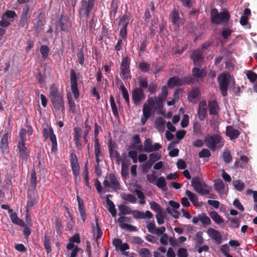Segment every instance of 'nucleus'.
Returning <instances> with one entry per match:
<instances>
[{
	"label": "nucleus",
	"mask_w": 257,
	"mask_h": 257,
	"mask_svg": "<svg viewBox=\"0 0 257 257\" xmlns=\"http://www.w3.org/2000/svg\"><path fill=\"white\" fill-rule=\"evenodd\" d=\"M199 219L202 222L203 226L209 225L211 223L210 218L204 213L199 214Z\"/></svg>",
	"instance_id": "obj_41"
},
{
	"label": "nucleus",
	"mask_w": 257,
	"mask_h": 257,
	"mask_svg": "<svg viewBox=\"0 0 257 257\" xmlns=\"http://www.w3.org/2000/svg\"><path fill=\"white\" fill-rule=\"evenodd\" d=\"M129 24V21H127L125 23L123 24L122 28L120 29L119 32V36L123 39H126L127 38V27Z\"/></svg>",
	"instance_id": "obj_48"
},
{
	"label": "nucleus",
	"mask_w": 257,
	"mask_h": 257,
	"mask_svg": "<svg viewBox=\"0 0 257 257\" xmlns=\"http://www.w3.org/2000/svg\"><path fill=\"white\" fill-rule=\"evenodd\" d=\"M150 205L151 209L157 213L162 211V208L161 206L155 201L151 202Z\"/></svg>",
	"instance_id": "obj_64"
},
{
	"label": "nucleus",
	"mask_w": 257,
	"mask_h": 257,
	"mask_svg": "<svg viewBox=\"0 0 257 257\" xmlns=\"http://www.w3.org/2000/svg\"><path fill=\"white\" fill-rule=\"evenodd\" d=\"M185 194L188 197L191 202L196 205V203L198 202V197L196 194L193 193L190 191L187 190Z\"/></svg>",
	"instance_id": "obj_52"
},
{
	"label": "nucleus",
	"mask_w": 257,
	"mask_h": 257,
	"mask_svg": "<svg viewBox=\"0 0 257 257\" xmlns=\"http://www.w3.org/2000/svg\"><path fill=\"white\" fill-rule=\"evenodd\" d=\"M119 213L118 215L121 216L122 215L132 214L135 219H146L151 218L153 217L152 213L149 210L145 212H142L138 210H133L131 208L125 205H120L118 206Z\"/></svg>",
	"instance_id": "obj_1"
},
{
	"label": "nucleus",
	"mask_w": 257,
	"mask_h": 257,
	"mask_svg": "<svg viewBox=\"0 0 257 257\" xmlns=\"http://www.w3.org/2000/svg\"><path fill=\"white\" fill-rule=\"evenodd\" d=\"M13 21V20H9L2 16V20H0V27L6 29L11 25V22Z\"/></svg>",
	"instance_id": "obj_62"
},
{
	"label": "nucleus",
	"mask_w": 257,
	"mask_h": 257,
	"mask_svg": "<svg viewBox=\"0 0 257 257\" xmlns=\"http://www.w3.org/2000/svg\"><path fill=\"white\" fill-rule=\"evenodd\" d=\"M152 140L150 139H146L144 142V151L147 153L153 152Z\"/></svg>",
	"instance_id": "obj_53"
},
{
	"label": "nucleus",
	"mask_w": 257,
	"mask_h": 257,
	"mask_svg": "<svg viewBox=\"0 0 257 257\" xmlns=\"http://www.w3.org/2000/svg\"><path fill=\"white\" fill-rule=\"evenodd\" d=\"M51 136L49 137V139L52 143V148L51 151L52 152H55L57 150V142L56 137L54 133V131L53 129H51Z\"/></svg>",
	"instance_id": "obj_38"
},
{
	"label": "nucleus",
	"mask_w": 257,
	"mask_h": 257,
	"mask_svg": "<svg viewBox=\"0 0 257 257\" xmlns=\"http://www.w3.org/2000/svg\"><path fill=\"white\" fill-rule=\"evenodd\" d=\"M130 61L128 57H123L121 60L120 72L123 76V78L125 79L128 78V75L130 73Z\"/></svg>",
	"instance_id": "obj_18"
},
{
	"label": "nucleus",
	"mask_w": 257,
	"mask_h": 257,
	"mask_svg": "<svg viewBox=\"0 0 257 257\" xmlns=\"http://www.w3.org/2000/svg\"><path fill=\"white\" fill-rule=\"evenodd\" d=\"M172 23L176 25L178 28L183 25L185 20L180 17L179 14L177 11L174 10L170 14Z\"/></svg>",
	"instance_id": "obj_21"
},
{
	"label": "nucleus",
	"mask_w": 257,
	"mask_h": 257,
	"mask_svg": "<svg viewBox=\"0 0 257 257\" xmlns=\"http://www.w3.org/2000/svg\"><path fill=\"white\" fill-rule=\"evenodd\" d=\"M70 162L72 173L76 179L80 173V166L77 157L74 153H72L70 154Z\"/></svg>",
	"instance_id": "obj_15"
},
{
	"label": "nucleus",
	"mask_w": 257,
	"mask_h": 257,
	"mask_svg": "<svg viewBox=\"0 0 257 257\" xmlns=\"http://www.w3.org/2000/svg\"><path fill=\"white\" fill-rule=\"evenodd\" d=\"M43 16L42 13L39 14L37 18V20L36 24L35 25V30L36 34L38 35L41 31L43 30V26L44 25L43 22Z\"/></svg>",
	"instance_id": "obj_33"
},
{
	"label": "nucleus",
	"mask_w": 257,
	"mask_h": 257,
	"mask_svg": "<svg viewBox=\"0 0 257 257\" xmlns=\"http://www.w3.org/2000/svg\"><path fill=\"white\" fill-rule=\"evenodd\" d=\"M197 114L199 120L201 121L204 120L206 118L207 116V110L205 100H202L199 102L197 110Z\"/></svg>",
	"instance_id": "obj_22"
},
{
	"label": "nucleus",
	"mask_w": 257,
	"mask_h": 257,
	"mask_svg": "<svg viewBox=\"0 0 257 257\" xmlns=\"http://www.w3.org/2000/svg\"><path fill=\"white\" fill-rule=\"evenodd\" d=\"M94 4L87 2V0H82L81 7L78 12L80 17H84L85 15L89 17L90 12L92 11Z\"/></svg>",
	"instance_id": "obj_13"
},
{
	"label": "nucleus",
	"mask_w": 257,
	"mask_h": 257,
	"mask_svg": "<svg viewBox=\"0 0 257 257\" xmlns=\"http://www.w3.org/2000/svg\"><path fill=\"white\" fill-rule=\"evenodd\" d=\"M195 83V80L192 77L186 76L179 78L178 76H174L169 79L167 84L169 88L172 89L175 86H181L187 84H191Z\"/></svg>",
	"instance_id": "obj_4"
},
{
	"label": "nucleus",
	"mask_w": 257,
	"mask_h": 257,
	"mask_svg": "<svg viewBox=\"0 0 257 257\" xmlns=\"http://www.w3.org/2000/svg\"><path fill=\"white\" fill-rule=\"evenodd\" d=\"M132 95L133 102L137 106L141 105L142 101L146 97L144 90L141 88H135L132 91Z\"/></svg>",
	"instance_id": "obj_17"
},
{
	"label": "nucleus",
	"mask_w": 257,
	"mask_h": 257,
	"mask_svg": "<svg viewBox=\"0 0 257 257\" xmlns=\"http://www.w3.org/2000/svg\"><path fill=\"white\" fill-rule=\"evenodd\" d=\"M196 237V246L197 248V246H201L203 243V238L202 237V233L201 231L197 232L195 235Z\"/></svg>",
	"instance_id": "obj_58"
},
{
	"label": "nucleus",
	"mask_w": 257,
	"mask_h": 257,
	"mask_svg": "<svg viewBox=\"0 0 257 257\" xmlns=\"http://www.w3.org/2000/svg\"><path fill=\"white\" fill-rule=\"evenodd\" d=\"M168 89L166 86H163L161 93L156 98V103L159 109L163 107V101L166 100L168 95Z\"/></svg>",
	"instance_id": "obj_19"
},
{
	"label": "nucleus",
	"mask_w": 257,
	"mask_h": 257,
	"mask_svg": "<svg viewBox=\"0 0 257 257\" xmlns=\"http://www.w3.org/2000/svg\"><path fill=\"white\" fill-rule=\"evenodd\" d=\"M201 91L198 87H193L189 92L188 100L192 103L196 102V99L201 96Z\"/></svg>",
	"instance_id": "obj_25"
},
{
	"label": "nucleus",
	"mask_w": 257,
	"mask_h": 257,
	"mask_svg": "<svg viewBox=\"0 0 257 257\" xmlns=\"http://www.w3.org/2000/svg\"><path fill=\"white\" fill-rule=\"evenodd\" d=\"M27 203L26 207L27 212L38 203V195L36 190H29L27 193Z\"/></svg>",
	"instance_id": "obj_11"
},
{
	"label": "nucleus",
	"mask_w": 257,
	"mask_h": 257,
	"mask_svg": "<svg viewBox=\"0 0 257 257\" xmlns=\"http://www.w3.org/2000/svg\"><path fill=\"white\" fill-rule=\"evenodd\" d=\"M209 113L210 115H217L219 109L217 101L211 100L208 101Z\"/></svg>",
	"instance_id": "obj_26"
},
{
	"label": "nucleus",
	"mask_w": 257,
	"mask_h": 257,
	"mask_svg": "<svg viewBox=\"0 0 257 257\" xmlns=\"http://www.w3.org/2000/svg\"><path fill=\"white\" fill-rule=\"evenodd\" d=\"M81 241L79 233H75L69 238V242L66 245L67 250H70L76 246L74 243H79Z\"/></svg>",
	"instance_id": "obj_27"
},
{
	"label": "nucleus",
	"mask_w": 257,
	"mask_h": 257,
	"mask_svg": "<svg viewBox=\"0 0 257 257\" xmlns=\"http://www.w3.org/2000/svg\"><path fill=\"white\" fill-rule=\"evenodd\" d=\"M147 102V103H145L143 105V116L141 119V123L143 125L152 115H154L155 110L159 109L156 103V100H154L153 97H149Z\"/></svg>",
	"instance_id": "obj_2"
},
{
	"label": "nucleus",
	"mask_w": 257,
	"mask_h": 257,
	"mask_svg": "<svg viewBox=\"0 0 257 257\" xmlns=\"http://www.w3.org/2000/svg\"><path fill=\"white\" fill-rule=\"evenodd\" d=\"M20 140L18 144H25L26 141V130L24 128H21L19 133Z\"/></svg>",
	"instance_id": "obj_60"
},
{
	"label": "nucleus",
	"mask_w": 257,
	"mask_h": 257,
	"mask_svg": "<svg viewBox=\"0 0 257 257\" xmlns=\"http://www.w3.org/2000/svg\"><path fill=\"white\" fill-rule=\"evenodd\" d=\"M139 87L137 88H141V90L147 88L148 86V81L147 78H139Z\"/></svg>",
	"instance_id": "obj_56"
},
{
	"label": "nucleus",
	"mask_w": 257,
	"mask_h": 257,
	"mask_svg": "<svg viewBox=\"0 0 257 257\" xmlns=\"http://www.w3.org/2000/svg\"><path fill=\"white\" fill-rule=\"evenodd\" d=\"M52 104L53 111H57L61 110L62 112L64 111V102L63 94L49 98Z\"/></svg>",
	"instance_id": "obj_9"
},
{
	"label": "nucleus",
	"mask_w": 257,
	"mask_h": 257,
	"mask_svg": "<svg viewBox=\"0 0 257 257\" xmlns=\"http://www.w3.org/2000/svg\"><path fill=\"white\" fill-rule=\"evenodd\" d=\"M110 103L113 114L116 118H118V112L114 101V97L112 95L110 96Z\"/></svg>",
	"instance_id": "obj_43"
},
{
	"label": "nucleus",
	"mask_w": 257,
	"mask_h": 257,
	"mask_svg": "<svg viewBox=\"0 0 257 257\" xmlns=\"http://www.w3.org/2000/svg\"><path fill=\"white\" fill-rule=\"evenodd\" d=\"M191 58L196 66H201L202 62L204 59V56L203 52L201 49H197L194 51L191 55Z\"/></svg>",
	"instance_id": "obj_20"
},
{
	"label": "nucleus",
	"mask_w": 257,
	"mask_h": 257,
	"mask_svg": "<svg viewBox=\"0 0 257 257\" xmlns=\"http://www.w3.org/2000/svg\"><path fill=\"white\" fill-rule=\"evenodd\" d=\"M43 243L47 253H49L50 252H51L52 251L51 247L50 245L51 240L49 237L46 236V235H44Z\"/></svg>",
	"instance_id": "obj_50"
},
{
	"label": "nucleus",
	"mask_w": 257,
	"mask_h": 257,
	"mask_svg": "<svg viewBox=\"0 0 257 257\" xmlns=\"http://www.w3.org/2000/svg\"><path fill=\"white\" fill-rule=\"evenodd\" d=\"M117 145L115 142L110 138L108 142V150L110 158L115 159L117 164L120 161L119 153L118 152Z\"/></svg>",
	"instance_id": "obj_8"
},
{
	"label": "nucleus",
	"mask_w": 257,
	"mask_h": 257,
	"mask_svg": "<svg viewBox=\"0 0 257 257\" xmlns=\"http://www.w3.org/2000/svg\"><path fill=\"white\" fill-rule=\"evenodd\" d=\"M139 68L141 71L144 72H149L151 66L150 64L145 61H142L139 64Z\"/></svg>",
	"instance_id": "obj_54"
},
{
	"label": "nucleus",
	"mask_w": 257,
	"mask_h": 257,
	"mask_svg": "<svg viewBox=\"0 0 257 257\" xmlns=\"http://www.w3.org/2000/svg\"><path fill=\"white\" fill-rule=\"evenodd\" d=\"M209 216L217 224H220L224 221L223 218L215 211L210 212L209 213Z\"/></svg>",
	"instance_id": "obj_40"
},
{
	"label": "nucleus",
	"mask_w": 257,
	"mask_h": 257,
	"mask_svg": "<svg viewBox=\"0 0 257 257\" xmlns=\"http://www.w3.org/2000/svg\"><path fill=\"white\" fill-rule=\"evenodd\" d=\"M18 154L22 164L26 162L30 157V151L26 147L25 144H18Z\"/></svg>",
	"instance_id": "obj_16"
},
{
	"label": "nucleus",
	"mask_w": 257,
	"mask_h": 257,
	"mask_svg": "<svg viewBox=\"0 0 257 257\" xmlns=\"http://www.w3.org/2000/svg\"><path fill=\"white\" fill-rule=\"evenodd\" d=\"M109 197H112V195L110 194L106 195V204L108 206V210L113 217H115L116 215V210L115 208V205L113 202L109 199Z\"/></svg>",
	"instance_id": "obj_34"
},
{
	"label": "nucleus",
	"mask_w": 257,
	"mask_h": 257,
	"mask_svg": "<svg viewBox=\"0 0 257 257\" xmlns=\"http://www.w3.org/2000/svg\"><path fill=\"white\" fill-rule=\"evenodd\" d=\"M68 18L66 16L62 15L59 20V23L61 29L63 31H65L68 28Z\"/></svg>",
	"instance_id": "obj_39"
},
{
	"label": "nucleus",
	"mask_w": 257,
	"mask_h": 257,
	"mask_svg": "<svg viewBox=\"0 0 257 257\" xmlns=\"http://www.w3.org/2000/svg\"><path fill=\"white\" fill-rule=\"evenodd\" d=\"M68 105L69 107V111L73 114L77 113V107L75 105L74 101L73 100L72 97L70 96H68Z\"/></svg>",
	"instance_id": "obj_47"
},
{
	"label": "nucleus",
	"mask_w": 257,
	"mask_h": 257,
	"mask_svg": "<svg viewBox=\"0 0 257 257\" xmlns=\"http://www.w3.org/2000/svg\"><path fill=\"white\" fill-rule=\"evenodd\" d=\"M155 184L163 191H166L168 189L166 181L164 177L157 178Z\"/></svg>",
	"instance_id": "obj_35"
},
{
	"label": "nucleus",
	"mask_w": 257,
	"mask_h": 257,
	"mask_svg": "<svg viewBox=\"0 0 257 257\" xmlns=\"http://www.w3.org/2000/svg\"><path fill=\"white\" fill-rule=\"evenodd\" d=\"M120 89L121 91L122 96L125 101V102L127 103V105L128 107L130 106V99H129V94L128 93V91L124 85L122 83L121 85L120 86Z\"/></svg>",
	"instance_id": "obj_44"
},
{
	"label": "nucleus",
	"mask_w": 257,
	"mask_h": 257,
	"mask_svg": "<svg viewBox=\"0 0 257 257\" xmlns=\"http://www.w3.org/2000/svg\"><path fill=\"white\" fill-rule=\"evenodd\" d=\"M229 74L221 73L218 76V82L219 83V89L223 96H226L227 95V89L229 85Z\"/></svg>",
	"instance_id": "obj_7"
},
{
	"label": "nucleus",
	"mask_w": 257,
	"mask_h": 257,
	"mask_svg": "<svg viewBox=\"0 0 257 257\" xmlns=\"http://www.w3.org/2000/svg\"><path fill=\"white\" fill-rule=\"evenodd\" d=\"M10 218L12 222L14 224H17L20 226H24L25 223L22 219L18 217L16 212H10Z\"/></svg>",
	"instance_id": "obj_36"
},
{
	"label": "nucleus",
	"mask_w": 257,
	"mask_h": 257,
	"mask_svg": "<svg viewBox=\"0 0 257 257\" xmlns=\"http://www.w3.org/2000/svg\"><path fill=\"white\" fill-rule=\"evenodd\" d=\"M191 185L196 192L201 195L208 194L211 190V187L208 186L204 181H202L198 177L192 178Z\"/></svg>",
	"instance_id": "obj_5"
},
{
	"label": "nucleus",
	"mask_w": 257,
	"mask_h": 257,
	"mask_svg": "<svg viewBox=\"0 0 257 257\" xmlns=\"http://www.w3.org/2000/svg\"><path fill=\"white\" fill-rule=\"evenodd\" d=\"M165 120L162 117H159L156 118L155 121V124L156 128L159 131H163L164 128Z\"/></svg>",
	"instance_id": "obj_45"
},
{
	"label": "nucleus",
	"mask_w": 257,
	"mask_h": 257,
	"mask_svg": "<svg viewBox=\"0 0 257 257\" xmlns=\"http://www.w3.org/2000/svg\"><path fill=\"white\" fill-rule=\"evenodd\" d=\"M204 142L206 146L212 151H214L217 147L221 148L224 145L223 139L218 134L206 136Z\"/></svg>",
	"instance_id": "obj_3"
},
{
	"label": "nucleus",
	"mask_w": 257,
	"mask_h": 257,
	"mask_svg": "<svg viewBox=\"0 0 257 257\" xmlns=\"http://www.w3.org/2000/svg\"><path fill=\"white\" fill-rule=\"evenodd\" d=\"M70 77L71 83V89L74 97L75 99H78L79 96V92L77 87V79L76 73L74 69H71L70 71Z\"/></svg>",
	"instance_id": "obj_14"
},
{
	"label": "nucleus",
	"mask_w": 257,
	"mask_h": 257,
	"mask_svg": "<svg viewBox=\"0 0 257 257\" xmlns=\"http://www.w3.org/2000/svg\"><path fill=\"white\" fill-rule=\"evenodd\" d=\"M214 186L216 191L218 193L223 195L225 194L224 191V184L223 181L220 179H217L214 181Z\"/></svg>",
	"instance_id": "obj_28"
},
{
	"label": "nucleus",
	"mask_w": 257,
	"mask_h": 257,
	"mask_svg": "<svg viewBox=\"0 0 257 257\" xmlns=\"http://www.w3.org/2000/svg\"><path fill=\"white\" fill-rule=\"evenodd\" d=\"M139 254L141 257H152V253L147 248H141L139 250Z\"/></svg>",
	"instance_id": "obj_59"
},
{
	"label": "nucleus",
	"mask_w": 257,
	"mask_h": 257,
	"mask_svg": "<svg viewBox=\"0 0 257 257\" xmlns=\"http://www.w3.org/2000/svg\"><path fill=\"white\" fill-rule=\"evenodd\" d=\"M40 52L42 55V58L45 60L48 57L50 49L46 45H42L40 48Z\"/></svg>",
	"instance_id": "obj_46"
},
{
	"label": "nucleus",
	"mask_w": 257,
	"mask_h": 257,
	"mask_svg": "<svg viewBox=\"0 0 257 257\" xmlns=\"http://www.w3.org/2000/svg\"><path fill=\"white\" fill-rule=\"evenodd\" d=\"M207 233L212 239L220 242L222 236L218 231L213 228H210L207 229Z\"/></svg>",
	"instance_id": "obj_32"
},
{
	"label": "nucleus",
	"mask_w": 257,
	"mask_h": 257,
	"mask_svg": "<svg viewBox=\"0 0 257 257\" xmlns=\"http://www.w3.org/2000/svg\"><path fill=\"white\" fill-rule=\"evenodd\" d=\"M77 57L78 60L79 64L81 65H83L84 63L85 59L83 48L78 49V52L77 53Z\"/></svg>",
	"instance_id": "obj_57"
},
{
	"label": "nucleus",
	"mask_w": 257,
	"mask_h": 257,
	"mask_svg": "<svg viewBox=\"0 0 257 257\" xmlns=\"http://www.w3.org/2000/svg\"><path fill=\"white\" fill-rule=\"evenodd\" d=\"M229 19L230 14L227 11L219 13L215 8L211 11V21L213 24L218 25L224 22H227Z\"/></svg>",
	"instance_id": "obj_6"
},
{
	"label": "nucleus",
	"mask_w": 257,
	"mask_h": 257,
	"mask_svg": "<svg viewBox=\"0 0 257 257\" xmlns=\"http://www.w3.org/2000/svg\"><path fill=\"white\" fill-rule=\"evenodd\" d=\"M29 16H25L24 15H21L20 20L19 23V26L21 28L25 27L26 29L28 28L29 26Z\"/></svg>",
	"instance_id": "obj_42"
},
{
	"label": "nucleus",
	"mask_w": 257,
	"mask_h": 257,
	"mask_svg": "<svg viewBox=\"0 0 257 257\" xmlns=\"http://www.w3.org/2000/svg\"><path fill=\"white\" fill-rule=\"evenodd\" d=\"M94 154L95 157V161L96 164H99L100 160L99 159L100 156L101 155V151L100 149V145L99 141H94Z\"/></svg>",
	"instance_id": "obj_37"
},
{
	"label": "nucleus",
	"mask_w": 257,
	"mask_h": 257,
	"mask_svg": "<svg viewBox=\"0 0 257 257\" xmlns=\"http://www.w3.org/2000/svg\"><path fill=\"white\" fill-rule=\"evenodd\" d=\"M108 179H105L103 184L106 187H110L115 191L120 189V184L115 174L110 173L108 175Z\"/></svg>",
	"instance_id": "obj_12"
},
{
	"label": "nucleus",
	"mask_w": 257,
	"mask_h": 257,
	"mask_svg": "<svg viewBox=\"0 0 257 257\" xmlns=\"http://www.w3.org/2000/svg\"><path fill=\"white\" fill-rule=\"evenodd\" d=\"M233 185L235 189L238 191H242L244 188V184L240 180H234Z\"/></svg>",
	"instance_id": "obj_55"
},
{
	"label": "nucleus",
	"mask_w": 257,
	"mask_h": 257,
	"mask_svg": "<svg viewBox=\"0 0 257 257\" xmlns=\"http://www.w3.org/2000/svg\"><path fill=\"white\" fill-rule=\"evenodd\" d=\"M8 133H5L2 136L1 140V148L3 152H9V145H8Z\"/></svg>",
	"instance_id": "obj_31"
},
{
	"label": "nucleus",
	"mask_w": 257,
	"mask_h": 257,
	"mask_svg": "<svg viewBox=\"0 0 257 257\" xmlns=\"http://www.w3.org/2000/svg\"><path fill=\"white\" fill-rule=\"evenodd\" d=\"M240 132L235 129L232 125H227L226 127V135L231 140H236L240 135Z\"/></svg>",
	"instance_id": "obj_23"
},
{
	"label": "nucleus",
	"mask_w": 257,
	"mask_h": 257,
	"mask_svg": "<svg viewBox=\"0 0 257 257\" xmlns=\"http://www.w3.org/2000/svg\"><path fill=\"white\" fill-rule=\"evenodd\" d=\"M206 75V71L204 69H200L197 66L193 68L192 70V78L197 81L203 78Z\"/></svg>",
	"instance_id": "obj_24"
},
{
	"label": "nucleus",
	"mask_w": 257,
	"mask_h": 257,
	"mask_svg": "<svg viewBox=\"0 0 257 257\" xmlns=\"http://www.w3.org/2000/svg\"><path fill=\"white\" fill-rule=\"evenodd\" d=\"M63 94L59 90L58 86L55 83H53L49 85L48 96L49 98L53 96H56L58 95Z\"/></svg>",
	"instance_id": "obj_30"
},
{
	"label": "nucleus",
	"mask_w": 257,
	"mask_h": 257,
	"mask_svg": "<svg viewBox=\"0 0 257 257\" xmlns=\"http://www.w3.org/2000/svg\"><path fill=\"white\" fill-rule=\"evenodd\" d=\"M161 155L158 153H153L149 156V159L148 160L153 165L155 162L158 161L161 158Z\"/></svg>",
	"instance_id": "obj_61"
},
{
	"label": "nucleus",
	"mask_w": 257,
	"mask_h": 257,
	"mask_svg": "<svg viewBox=\"0 0 257 257\" xmlns=\"http://www.w3.org/2000/svg\"><path fill=\"white\" fill-rule=\"evenodd\" d=\"M37 179L36 173L35 170H32L31 173L30 184L33 188L32 190H36L37 187Z\"/></svg>",
	"instance_id": "obj_49"
},
{
	"label": "nucleus",
	"mask_w": 257,
	"mask_h": 257,
	"mask_svg": "<svg viewBox=\"0 0 257 257\" xmlns=\"http://www.w3.org/2000/svg\"><path fill=\"white\" fill-rule=\"evenodd\" d=\"M102 128L101 126L99 125L96 122L94 123V141H99L98 134L99 132H102Z\"/></svg>",
	"instance_id": "obj_63"
},
{
	"label": "nucleus",
	"mask_w": 257,
	"mask_h": 257,
	"mask_svg": "<svg viewBox=\"0 0 257 257\" xmlns=\"http://www.w3.org/2000/svg\"><path fill=\"white\" fill-rule=\"evenodd\" d=\"M117 221L119 223V227L121 229H124L132 232L137 231L138 230L137 227L128 224L129 223H132L133 221L131 217L120 216L118 218Z\"/></svg>",
	"instance_id": "obj_10"
},
{
	"label": "nucleus",
	"mask_w": 257,
	"mask_h": 257,
	"mask_svg": "<svg viewBox=\"0 0 257 257\" xmlns=\"http://www.w3.org/2000/svg\"><path fill=\"white\" fill-rule=\"evenodd\" d=\"M77 200L78 202V210L80 213L81 219L83 222L86 218V214L85 212V206L84 205L83 200L80 198L79 196H77Z\"/></svg>",
	"instance_id": "obj_29"
},
{
	"label": "nucleus",
	"mask_w": 257,
	"mask_h": 257,
	"mask_svg": "<svg viewBox=\"0 0 257 257\" xmlns=\"http://www.w3.org/2000/svg\"><path fill=\"white\" fill-rule=\"evenodd\" d=\"M121 196L123 200L128 201L132 203H135L137 201L136 197L131 194L123 193L121 195Z\"/></svg>",
	"instance_id": "obj_51"
}]
</instances>
